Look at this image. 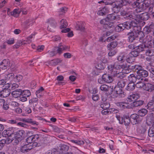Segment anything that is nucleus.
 <instances>
[{
	"label": "nucleus",
	"instance_id": "44",
	"mask_svg": "<svg viewBox=\"0 0 154 154\" xmlns=\"http://www.w3.org/2000/svg\"><path fill=\"white\" fill-rule=\"evenodd\" d=\"M124 27L122 23L120 24L115 28V29L116 32H119L124 30Z\"/></svg>",
	"mask_w": 154,
	"mask_h": 154
},
{
	"label": "nucleus",
	"instance_id": "29",
	"mask_svg": "<svg viewBox=\"0 0 154 154\" xmlns=\"http://www.w3.org/2000/svg\"><path fill=\"white\" fill-rule=\"evenodd\" d=\"M35 21L34 19L30 18L25 21L24 23L27 26H32L33 24Z\"/></svg>",
	"mask_w": 154,
	"mask_h": 154
},
{
	"label": "nucleus",
	"instance_id": "54",
	"mask_svg": "<svg viewBox=\"0 0 154 154\" xmlns=\"http://www.w3.org/2000/svg\"><path fill=\"white\" fill-rule=\"evenodd\" d=\"M145 84L144 83L141 82H139L136 84L135 86L137 88H143Z\"/></svg>",
	"mask_w": 154,
	"mask_h": 154
},
{
	"label": "nucleus",
	"instance_id": "13",
	"mask_svg": "<svg viewBox=\"0 0 154 154\" xmlns=\"http://www.w3.org/2000/svg\"><path fill=\"white\" fill-rule=\"evenodd\" d=\"M124 26V29H131L132 26H135L137 23L135 21H131V24L127 22H125L122 23Z\"/></svg>",
	"mask_w": 154,
	"mask_h": 154
},
{
	"label": "nucleus",
	"instance_id": "61",
	"mask_svg": "<svg viewBox=\"0 0 154 154\" xmlns=\"http://www.w3.org/2000/svg\"><path fill=\"white\" fill-rule=\"evenodd\" d=\"M26 141L27 143H31L33 142L32 136H31L27 137L26 139Z\"/></svg>",
	"mask_w": 154,
	"mask_h": 154
},
{
	"label": "nucleus",
	"instance_id": "36",
	"mask_svg": "<svg viewBox=\"0 0 154 154\" xmlns=\"http://www.w3.org/2000/svg\"><path fill=\"white\" fill-rule=\"evenodd\" d=\"M22 11V8L14 9L13 12V16L15 17H17Z\"/></svg>",
	"mask_w": 154,
	"mask_h": 154
},
{
	"label": "nucleus",
	"instance_id": "30",
	"mask_svg": "<svg viewBox=\"0 0 154 154\" xmlns=\"http://www.w3.org/2000/svg\"><path fill=\"white\" fill-rule=\"evenodd\" d=\"M44 90V88L42 87H41L40 88L37 90L36 92V95L37 97L40 98L43 95L42 91Z\"/></svg>",
	"mask_w": 154,
	"mask_h": 154
},
{
	"label": "nucleus",
	"instance_id": "17",
	"mask_svg": "<svg viewBox=\"0 0 154 154\" xmlns=\"http://www.w3.org/2000/svg\"><path fill=\"white\" fill-rule=\"evenodd\" d=\"M11 94L13 97L17 98L19 97L22 94V90L20 89H17L12 91Z\"/></svg>",
	"mask_w": 154,
	"mask_h": 154
},
{
	"label": "nucleus",
	"instance_id": "10",
	"mask_svg": "<svg viewBox=\"0 0 154 154\" xmlns=\"http://www.w3.org/2000/svg\"><path fill=\"white\" fill-rule=\"evenodd\" d=\"M10 66V62L8 59H4L0 63V68L5 69Z\"/></svg>",
	"mask_w": 154,
	"mask_h": 154
},
{
	"label": "nucleus",
	"instance_id": "20",
	"mask_svg": "<svg viewBox=\"0 0 154 154\" xmlns=\"http://www.w3.org/2000/svg\"><path fill=\"white\" fill-rule=\"evenodd\" d=\"M133 4L134 5H135L139 9L144 10L143 2L142 0H137L136 2H134Z\"/></svg>",
	"mask_w": 154,
	"mask_h": 154
},
{
	"label": "nucleus",
	"instance_id": "14",
	"mask_svg": "<svg viewBox=\"0 0 154 154\" xmlns=\"http://www.w3.org/2000/svg\"><path fill=\"white\" fill-rule=\"evenodd\" d=\"M124 26V29H131L132 26H135L137 23L135 21H131V24L127 22H125L122 23Z\"/></svg>",
	"mask_w": 154,
	"mask_h": 154
},
{
	"label": "nucleus",
	"instance_id": "59",
	"mask_svg": "<svg viewBox=\"0 0 154 154\" xmlns=\"http://www.w3.org/2000/svg\"><path fill=\"white\" fill-rule=\"evenodd\" d=\"M69 148V147L65 145H61L60 146V149L61 150L66 151Z\"/></svg>",
	"mask_w": 154,
	"mask_h": 154
},
{
	"label": "nucleus",
	"instance_id": "19",
	"mask_svg": "<svg viewBox=\"0 0 154 154\" xmlns=\"http://www.w3.org/2000/svg\"><path fill=\"white\" fill-rule=\"evenodd\" d=\"M103 80L107 83H111L112 81V77L107 74H103L102 76Z\"/></svg>",
	"mask_w": 154,
	"mask_h": 154
},
{
	"label": "nucleus",
	"instance_id": "34",
	"mask_svg": "<svg viewBox=\"0 0 154 154\" xmlns=\"http://www.w3.org/2000/svg\"><path fill=\"white\" fill-rule=\"evenodd\" d=\"M118 17L115 16L112 14H109L107 16L106 18L103 20H106L112 21V20L117 19Z\"/></svg>",
	"mask_w": 154,
	"mask_h": 154
},
{
	"label": "nucleus",
	"instance_id": "48",
	"mask_svg": "<svg viewBox=\"0 0 154 154\" xmlns=\"http://www.w3.org/2000/svg\"><path fill=\"white\" fill-rule=\"evenodd\" d=\"M126 84V81L125 80L121 79L118 83V85L119 87L122 88L124 87Z\"/></svg>",
	"mask_w": 154,
	"mask_h": 154
},
{
	"label": "nucleus",
	"instance_id": "22",
	"mask_svg": "<svg viewBox=\"0 0 154 154\" xmlns=\"http://www.w3.org/2000/svg\"><path fill=\"white\" fill-rule=\"evenodd\" d=\"M9 89H4L0 92V96L3 97H8L10 94V92Z\"/></svg>",
	"mask_w": 154,
	"mask_h": 154
},
{
	"label": "nucleus",
	"instance_id": "32",
	"mask_svg": "<svg viewBox=\"0 0 154 154\" xmlns=\"http://www.w3.org/2000/svg\"><path fill=\"white\" fill-rule=\"evenodd\" d=\"M60 25L61 29L66 28L68 26L67 22L65 19H62L60 21Z\"/></svg>",
	"mask_w": 154,
	"mask_h": 154
},
{
	"label": "nucleus",
	"instance_id": "6",
	"mask_svg": "<svg viewBox=\"0 0 154 154\" xmlns=\"http://www.w3.org/2000/svg\"><path fill=\"white\" fill-rule=\"evenodd\" d=\"M100 23L103 25V27L108 29L112 28L113 29L114 26V23L110 21L106 20H102L100 21Z\"/></svg>",
	"mask_w": 154,
	"mask_h": 154
},
{
	"label": "nucleus",
	"instance_id": "5",
	"mask_svg": "<svg viewBox=\"0 0 154 154\" xmlns=\"http://www.w3.org/2000/svg\"><path fill=\"white\" fill-rule=\"evenodd\" d=\"M144 51L145 49H144L143 45H137L136 46L135 50L130 53V56L133 57H136L138 55L139 53L140 52Z\"/></svg>",
	"mask_w": 154,
	"mask_h": 154
},
{
	"label": "nucleus",
	"instance_id": "9",
	"mask_svg": "<svg viewBox=\"0 0 154 154\" xmlns=\"http://www.w3.org/2000/svg\"><path fill=\"white\" fill-rule=\"evenodd\" d=\"M137 79H141V80L143 79L142 78L143 77L145 78L147 77L148 74L147 71L142 69L141 70L137 72Z\"/></svg>",
	"mask_w": 154,
	"mask_h": 154
},
{
	"label": "nucleus",
	"instance_id": "56",
	"mask_svg": "<svg viewBox=\"0 0 154 154\" xmlns=\"http://www.w3.org/2000/svg\"><path fill=\"white\" fill-rule=\"evenodd\" d=\"M23 79V76L21 75H17L14 77V80L16 82H19L21 81Z\"/></svg>",
	"mask_w": 154,
	"mask_h": 154
},
{
	"label": "nucleus",
	"instance_id": "45",
	"mask_svg": "<svg viewBox=\"0 0 154 154\" xmlns=\"http://www.w3.org/2000/svg\"><path fill=\"white\" fill-rule=\"evenodd\" d=\"M62 61V60L60 59H56L52 60L51 62V64L52 66H55L61 63Z\"/></svg>",
	"mask_w": 154,
	"mask_h": 154
},
{
	"label": "nucleus",
	"instance_id": "26",
	"mask_svg": "<svg viewBox=\"0 0 154 154\" xmlns=\"http://www.w3.org/2000/svg\"><path fill=\"white\" fill-rule=\"evenodd\" d=\"M100 89L102 91L106 92L109 91H112V89L110 87H109L106 85H103L101 86Z\"/></svg>",
	"mask_w": 154,
	"mask_h": 154
},
{
	"label": "nucleus",
	"instance_id": "37",
	"mask_svg": "<svg viewBox=\"0 0 154 154\" xmlns=\"http://www.w3.org/2000/svg\"><path fill=\"white\" fill-rule=\"evenodd\" d=\"M135 88V85L133 82H130L128 85L126 89L127 90L130 91L133 90Z\"/></svg>",
	"mask_w": 154,
	"mask_h": 154
},
{
	"label": "nucleus",
	"instance_id": "16",
	"mask_svg": "<svg viewBox=\"0 0 154 154\" xmlns=\"http://www.w3.org/2000/svg\"><path fill=\"white\" fill-rule=\"evenodd\" d=\"M141 12L140 11H138V10L136 9L134 12L133 15H132V19H134L136 21L139 20H141V14H140V13Z\"/></svg>",
	"mask_w": 154,
	"mask_h": 154
},
{
	"label": "nucleus",
	"instance_id": "49",
	"mask_svg": "<svg viewBox=\"0 0 154 154\" xmlns=\"http://www.w3.org/2000/svg\"><path fill=\"white\" fill-rule=\"evenodd\" d=\"M126 58V56L124 54H121L119 55L117 57V60L119 62H121V63L123 62L124 61Z\"/></svg>",
	"mask_w": 154,
	"mask_h": 154
},
{
	"label": "nucleus",
	"instance_id": "51",
	"mask_svg": "<svg viewBox=\"0 0 154 154\" xmlns=\"http://www.w3.org/2000/svg\"><path fill=\"white\" fill-rule=\"evenodd\" d=\"M149 16L147 13H143L141 14V20H147L149 18Z\"/></svg>",
	"mask_w": 154,
	"mask_h": 154
},
{
	"label": "nucleus",
	"instance_id": "21",
	"mask_svg": "<svg viewBox=\"0 0 154 154\" xmlns=\"http://www.w3.org/2000/svg\"><path fill=\"white\" fill-rule=\"evenodd\" d=\"M131 117L134 121V122L135 124L138 123L141 121V119L140 118L139 115H138L136 114H132L131 116Z\"/></svg>",
	"mask_w": 154,
	"mask_h": 154
},
{
	"label": "nucleus",
	"instance_id": "41",
	"mask_svg": "<svg viewBox=\"0 0 154 154\" xmlns=\"http://www.w3.org/2000/svg\"><path fill=\"white\" fill-rule=\"evenodd\" d=\"M143 101L142 100H137L131 103V106H138L143 104Z\"/></svg>",
	"mask_w": 154,
	"mask_h": 154
},
{
	"label": "nucleus",
	"instance_id": "57",
	"mask_svg": "<svg viewBox=\"0 0 154 154\" xmlns=\"http://www.w3.org/2000/svg\"><path fill=\"white\" fill-rule=\"evenodd\" d=\"M131 64L130 65H127V68L124 69L125 70H127V69H129V70L134 69L135 65H134L133 63H131Z\"/></svg>",
	"mask_w": 154,
	"mask_h": 154
},
{
	"label": "nucleus",
	"instance_id": "11",
	"mask_svg": "<svg viewBox=\"0 0 154 154\" xmlns=\"http://www.w3.org/2000/svg\"><path fill=\"white\" fill-rule=\"evenodd\" d=\"M32 149V147L31 145L27 144L21 146L20 150L23 153H26L28 152Z\"/></svg>",
	"mask_w": 154,
	"mask_h": 154
},
{
	"label": "nucleus",
	"instance_id": "15",
	"mask_svg": "<svg viewBox=\"0 0 154 154\" xmlns=\"http://www.w3.org/2000/svg\"><path fill=\"white\" fill-rule=\"evenodd\" d=\"M143 89L150 92H154V85L149 83L145 84Z\"/></svg>",
	"mask_w": 154,
	"mask_h": 154
},
{
	"label": "nucleus",
	"instance_id": "43",
	"mask_svg": "<svg viewBox=\"0 0 154 154\" xmlns=\"http://www.w3.org/2000/svg\"><path fill=\"white\" fill-rule=\"evenodd\" d=\"M8 141V140L7 139H3L0 140V149H1L4 146V145L5 143L7 144H9L11 142H8L9 141Z\"/></svg>",
	"mask_w": 154,
	"mask_h": 154
},
{
	"label": "nucleus",
	"instance_id": "33",
	"mask_svg": "<svg viewBox=\"0 0 154 154\" xmlns=\"http://www.w3.org/2000/svg\"><path fill=\"white\" fill-rule=\"evenodd\" d=\"M153 48H149L146 50L145 53V54L147 56H152L154 55V49Z\"/></svg>",
	"mask_w": 154,
	"mask_h": 154
},
{
	"label": "nucleus",
	"instance_id": "60",
	"mask_svg": "<svg viewBox=\"0 0 154 154\" xmlns=\"http://www.w3.org/2000/svg\"><path fill=\"white\" fill-rule=\"evenodd\" d=\"M147 106L150 109H154V101H153L149 102L147 104Z\"/></svg>",
	"mask_w": 154,
	"mask_h": 154
},
{
	"label": "nucleus",
	"instance_id": "55",
	"mask_svg": "<svg viewBox=\"0 0 154 154\" xmlns=\"http://www.w3.org/2000/svg\"><path fill=\"white\" fill-rule=\"evenodd\" d=\"M96 68L97 69L99 70L103 69L104 68V66L101 63H98L96 66Z\"/></svg>",
	"mask_w": 154,
	"mask_h": 154
},
{
	"label": "nucleus",
	"instance_id": "2",
	"mask_svg": "<svg viewBox=\"0 0 154 154\" xmlns=\"http://www.w3.org/2000/svg\"><path fill=\"white\" fill-rule=\"evenodd\" d=\"M138 38L140 42L143 45H142L143 46L144 49L146 47L154 48V39L152 36L148 35L144 37L143 34L139 36Z\"/></svg>",
	"mask_w": 154,
	"mask_h": 154
},
{
	"label": "nucleus",
	"instance_id": "42",
	"mask_svg": "<svg viewBox=\"0 0 154 154\" xmlns=\"http://www.w3.org/2000/svg\"><path fill=\"white\" fill-rule=\"evenodd\" d=\"M128 79L129 81L134 83L136 82L137 78V76H135L134 75L132 74L128 76Z\"/></svg>",
	"mask_w": 154,
	"mask_h": 154
},
{
	"label": "nucleus",
	"instance_id": "63",
	"mask_svg": "<svg viewBox=\"0 0 154 154\" xmlns=\"http://www.w3.org/2000/svg\"><path fill=\"white\" fill-rule=\"evenodd\" d=\"M134 59L133 57L131 56L126 59L127 62L130 63H132L133 62H134Z\"/></svg>",
	"mask_w": 154,
	"mask_h": 154
},
{
	"label": "nucleus",
	"instance_id": "4",
	"mask_svg": "<svg viewBox=\"0 0 154 154\" xmlns=\"http://www.w3.org/2000/svg\"><path fill=\"white\" fill-rule=\"evenodd\" d=\"M143 35L142 32L138 31L137 33H135L133 32H131L127 34L128 36V40L130 42H132L135 40L136 37H138L139 36Z\"/></svg>",
	"mask_w": 154,
	"mask_h": 154
},
{
	"label": "nucleus",
	"instance_id": "7",
	"mask_svg": "<svg viewBox=\"0 0 154 154\" xmlns=\"http://www.w3.org/2000/svg\"><path fill=\"white\" fill-rule=\"evenodd\" d=\"M147 122H150L152 125L148 131V135L149 137H152L154 136V116L151 117L149 120H148Z\"/></svg>",
	"mask_w": 154,
	"mask_h": 154
},
{
	"label": "nucleus",
	"instance_id": "31",
	"mask_svg": "<svg viewBox=\"0 0 154 154\" xmlns=\"http://www.w3.org/2000/svg\"><path fill=\"white\" fill-rule=\"evenodd\" d=\"M21 121H23L24 122L30 123L32 125H38V122H36L35 121H33L31 119H21Z\"/></svg>",
	"mask_w": 154,
	"mask_h": 154
},
{
	"label": "nucleus",
	"instance_id": "3",
	"mask_svg": "<svg viewBox=\"0 0 154 154\" xmlns=\"http://www.w3.org/2000/svg\"><path fill=\"white\" fill-rule=\"evenodd\" d=\"M14 128L13 127L9 128L7 130H4L2 132V135L4 137H8L6 139L9 141L8 142H11L13 140V137H14Z\"/></svg>",
	"mask_w": 154,
	"mask_h": 154
},
{
	"label": "nucleus",
	"instance_id": "52",
	"mask_svg": "<svg viewBox=\"0 0 154 154\" xmlns=\"http://www.w3.org/2000/svg\"><path fill=\"white\" fill-rule=\"evenodd\" d=\"M33 142L38 141L39 138L41 137V135L39 134H36L32 135Z\"/></svg>",
	"mask_w": 154,
	"mask_h": 154
},
{
	"label": "nucleus",
	"instance_id": "58",
	"mask_svg": "<svg viewBox=\"0 0 154 154\" xmlns=\"http://www.w3.org/2000/svg\"><path fill=\"white\" fill-rule=\"evenodd\" d=\"M129 0H121V4L122 5H126L129 4Z\"/></svg>",
	"mask_w": 154,
	"mask_h": 154
},
{
	"label": "nucleus",
	"instance_id": "18",
	"mask_svg": "<svg viewBox=\"0 0 154 154\" xmlns=\"http://www.w3.org/2000/svg\"><path fill=\"white\" fill-rule=\"evenodd\" d=\"M140 97L139 94H135L130 95L128 96L127 100L129 102H131L137 99Z\"/></svg>",
	"mask_w": 154,
	"mask_h": 154
},
{
	"label": "nucleus",
	"instance_id": "62",
	"mask_svg": "<svg viewBox=\"0 0 154 154\" xmlns=\"http://www.w3.org/2000/svg\"><path fill=\"white\" fill-rule=\"evenodd\" d=\"M48 53L51 57L57 54V53H58L57 52V51L55 50V48L54 51H48Z\"/></svg>",
	"mask_w": 154,
	"mask_h": 154
},
{
	"label": "nucleus",
	"instance_id": "64",
	"mask_svg": "<svg viewBox=\"0 0 154 154\" xmlns=\"http://www.w3.org/2000/svg\"><path fill=\"white\" fill-rule=\"evenodd\" d=\"M5 42L9 45H12L14 43V38H11L8 40H7Z\"/></svg>",
	"mask_w": 154,
	"mask_h": 154
},
{
	"label": "nucleus",
	"instance_id": "35",
	"mask_svg": "<svg viewBox=\"0 0 154 154\" xmlns=\"http://www.w3.org/2000/svg\"><path fill=\"white\" fill-rule=\"evenodd\" d=\"M117 105L120 107L122 108H130L131 106L128 105L127 103L121 102L118 103Z\"/></svg>",
	"mask_w": 154,
	"mask_h": 154
},
{
	"label": "nucleus",
	"instance_id": "53",
	"mask_svg": "<svg viewBox=\"0 0 154 154\" xmlns=\"http://www.w3.org/2000/svg\"><path fill=\"white\" fill-rule=\"evenodd\" d=\"M143 2V7L144 10L146 9L150 5V2L148 0H145Z\"/></svg>",
	"mask_w": 154,
	"mask_h": 154
},
{
	"label": "nucleus",
	"instance_id": "1",
	"mask_svg": "<svg viewBox=\"0 0 154 154\" xmlns=\"http://www.w3.org/2000/svg\"><path fill=\"white\" fill-rule=\"evenodd\" d=\"M108 69L110 71L112 75L118 78L122 79L125 76L124 72H125L124 69L127 68V64L123 63L120 65L116 63L113 65L111 64L108 66Z\"/></svg>",
	"mask_w": 154,
	"mask_h": 154
},
{
	"label": "nucleus",
	"instance_id": "40",
	"mask_svg": "<svg viewBox=\"0 0 154 154\" xmlns=\"http://www.w3.org/2000/svg\"><path fill=\"white\" fill-rule=\"evenodd\" d=\"M100 105L101 107L103 109H107L110 107V104L107 102H102Z\"/></svg>",
	"mask_w": 154,
	"mask_h": 154
},
{
	"label": "nucleus",
	"instance_id": "28",
	"mask_svg": "<svg viewBox=\"0 0 154 154\" xmlns=\"http://www.w3.org/2000/svg\"><path fill=\"white\" fill-rule=\"evenodd\" d=\"M117 45V42H113L109 44L107 46L108 50H111L116 47Z\"/></svg>",
	"mask_w": 154,
	"mask_h": 154
},
{
	"label": "nucleus",
	"instance_id": "24",
	"mask_svg": "<svg viewBox=\"0 0 154 154\" xmlns=\"http://www.w3.org/2000/svg\"><path fill=\"white\" fill-rule=\"evenodd\" d=\"M69 46H66L65 45L60 46V47H56L55 48V50L57 51V52L59 54H60L63 50H66L69 49Z\"/></svg>",
	"mask_w": 154,
	"mask_h": 154
},
{
	"label": "nucleus",
	"instance_id": "8",
	"mask_svg": "<svg viewBox=\"0 0 154 154\" xmlns=\"http://www.w3.org/2000/svg\"><path fill=\"white\" fill-rule=\"evenodd\" d=\"M47 22L48 23V30L51 32L52 31L53 29L55 28L56 26V22L54 19L52 18L48 19Z\"/></svg>",
	"mask_w": 154,
	"mask_h": 154
},
{
	"label": "nucleus",
	"instance_id": "46",
	"mask_svg": "<svg viewBox=\"0 0 154 154\" xmlns=\"http://www.w3.org/2000/svg\"><path fill=\"white\" fill-rule=\"evenodd\" d=\"M147 110L144 109H141L139 110L138 112L139 116H145L147 113Z\"/></svg>",
	"mask_w": 154,
	"mask_h": 154
},
{
	"label": "nucleus",
	"instance_id": "39",
	"mask_svg": "<svg viewBox=\"0 0 154 154\" xmlns=\"http://www.w3.org/2000/svg\"><path fill=\"white\" fill-rule=\"evenodd\" d=\"M31 95V92L30 91L28 90H24L23 91L22 90L21 96H24L26 97H28Z\"/></svg>",
	"mask_w": 154,
	"mask_h": 154
},
{
	"label": "nucleus",
	"instance_id": "25",
	"mask_svg": "<svg viewBox=\"0 0 154 154\" xmlns=\"http://www.w3.org/2000/svg\"><path fill=\"white\" fill-rule=\"evenodd\" d=\"M121 14L124 18L127 19H131L132 17V15L127 13L124 11L121 12Z\"/></svg>",
	"mask_w": 154,
	"mask_h": 154
},
{
	"label": "nucleus",
	"instance_id": "50",
	"mask_svg": "<svg viewBox=\"0 0 154 154\" xmlns=\"http://www.w3.org/2000/svg\"><path fill=\"white\" fill-rule=\"evenodd\" d=\"M148 128V126L146 124L142 125L140 128L141 133L144 134Z\"/></svg>",
	"mask_w": 154,
	"mask_h": 154
},
{
	"label": "nucleus",
	"instance_id": "38",
	"mask_svg": "<svg viewBox=\"0 0 154 154\" xmlns=\"http://www.w3.org/2000/svg\"><path fill=\"white\" fill-rule=\"evenodd\" d=\"M124 124L125 125L128 126L130 123L131 120L129 116H125L123 119Z\"/></svg>",
	"mask_w": 154,
	"mask_h": 154
},
{
	"label": "nucleus",
	"instance_id": "47",
	"mask_svg": "<svg viewBox=\"0 0 154 154\" xmlns=\"http://www.w3.org/2000/svg\"><path fill=\"white\" fill-rule=\"evenodd\" d=\"M103 55L99 57L100 58V60L101 61H102L103 63H106L108 62V60L107 59L105 56H104L105 53L104 52L102 53Z\"/></svg>",
	"mask_w": 154,
	"mask_h": 154
},
{
	"label": "nucleus",
	"instance_id": "12",
	"mask_svg": "<svg viewBox=\"0 0 154 154\" xmlns=\"http://www.w3.org/2000/svg\"><path fill=\"white\" fill-rule=\"evenodd\" d=\"M24 131L23 130H20L15 132L14 137H13V140L14 139V138L21 140L24 136Z\"/></svg>",
	"mask_w": 154,
	"mask_h": 154
},
{
	"label": "nucleus",
	"instance_id": "23",
	"mask_svg": "<svg viewBox=\"0 0 154 154\" xmlns=\"http://www.w3.org/2000/svg\"><path fill=\"white\" fill-rule=\"evenodd\" d=\"M84 23L83 22L77 23L75 26V29L77 30H83L85 29Z\"/></svg>",
	"mask_w": 154,
	"mask_h": 154
},
{
	"label": "nucleus",
	"instance_id": "27",
	"mask_svg": "<svg viewBox=\"0 0 154 154\" xmlns=\"http://www.w3.org/2000/svg\"><path fill=\"white\" fill-rule=\"evenodd\" d=\"M111 4L113 6L115 5L112 8V11L114 13H117L119 11L120 9V6L119 5H117L116 4H115V2L111 3Z\"/></svg>",
	"mask_w": 154,
	"mask_h": 154
}]
</instances>
